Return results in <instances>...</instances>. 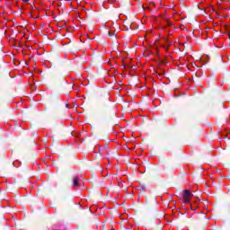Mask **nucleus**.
<instances>
[{"mask_svg":"<svg viewBox=\"0 0 230 230\" xmlns=\"http://www.w3.org/2000/svg\"><path fill=\"white\" fill-rule=\"evenodd\" d=\"M193 197V194L188 190L182 191V198L185 204H190V199Z\"/></svg>","mask_w":230,"mask_h":230,"instance_id":"f257e3e1","label":"nucleus"},{"mask_svg":"<svg viewBox=\"0 0 230 230\" xmlns=\"http://www.w3.org/2000/svg\"><path fill=\"white\" fill-rule=\"evenodd\" d=\"M78 181H80V178H79L78 176H75V177L73 178V186H74L75 188L80 186V182H79Z\"/></svg>","mask_w":230,"mask_h":230,"instance_id":"f03ea898","label":"nucleus"},{"mask_svg":"<svg viewBox=\"0 0 230 230\" xmlns=\"http://www.w3.org/2000/svg\"><path fill=\"white\" fill-rule=\"evenodd\" d=\"M165 40H166L167 44L164 45V49L168 50V49H170V46H172V42H170V40H168V38H165Z\"/></svg>","mask_w":230,"mask_h":230,"instance_id":"7ed1b4c3","label":"nucleus"},{"mask_svg":"<svg viewBox=\"0 0 230 230\" xmlns=\"http://www.w3.org/2000/svg\"><path fill=\"white\" fill-rule=\"evenodd\" d=\"M138 189L141 191V193H145V191H146V187L145 185H140Z\"/></svg>","mask_w":230,"mask_h":230,"instance_id":"20e7f679","label":"nucleus"},{"mask_svg":"<svg viewBox=\"0 0 230 230\" xmlns=\"http://www.w3.org/2000/svg\"><path fill=\"white\" fill-rule=\"evenodd\" d=\"M108 35H109V37H114V35H116V33H114V32L111 33V31H109V32H108Z\"/></svg>","mask_w":230,"mask_h":230,"instance_id":"39448f33","label":"nucleus"},{"mask_svg":"<svg viewBox=\"0 0 230 230\" xmlns=\"http://www.w3.org/2000/svg\"><path fill=\"white\" fill-rule=\"evenodd\" d=\"M166 26H172V22L168 20H166Z\"/></svg>","mask_w":230,"mask_h":230,"instance_id":"423d86ee","label":"nucleus"},{"mask_svg":"<svg viewBox=\"0 0 230 230\" xmlns=\"http://www.w3.org/2000/svg\"><path fill=\"white\" fill-rule=\"evenodd\" d=\"M124 67H127V65H124Z\"/></svg>","mask_w":230,"mask_h":230,"instance_id":"0eeeda50","label":"nucleus"},{"mask_svg":"<svg viewBox=\"0 0 230 230\" xmlns=\"http://www.w3.org/2000/svg\"><path fill=\"white\" fill-rule=\"evenodd\" d=\"M66 1H69V0H66Z\"/></svg>","mask_w":230,"mask_h":230,"instance_id":"6e6552de","label":"nucleus"},{"mask_svg":"<svg viewBox=\"0 0 230 230\" xmlns=\"http://www.w3.org/2000/svg\"><path fill=\"white\" fill-rule=\"evenodd\" d=\"M159 230H162V229H159Z\"/></svg>","mask_w":230,"mask_h":230,"instance_id":"1a4fd4ad","label":"nucleus"}]
</instances>
